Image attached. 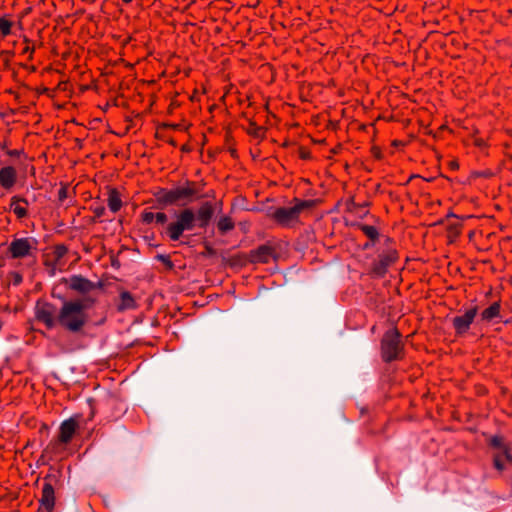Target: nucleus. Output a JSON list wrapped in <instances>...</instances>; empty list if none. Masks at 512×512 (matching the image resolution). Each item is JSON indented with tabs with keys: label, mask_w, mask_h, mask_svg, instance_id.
<instances>
[{
	"label": "nucleus",
	"mask_w": 512,
	"mask_h": 512,
	"mask_svg": "<svg viewBox=\"0 0 512 512\" xmlns=\"http://www.w3.org/2000/svg\"><path fill=\"white\" fill-rule=\"evenodd\" d=\"M94 302L91 297L65 301L57 314V323L71 333H80L89 321L87 309Z\"/></svg>",
	"instance_id": "1"
},
{
	"label": "nucleus",
	"mask_w": 512,
	"mask_h": 512,
	"mask_svg": "<svg viewBox=\"0 0 512 512\" xmlns=\"http://www.w3.org/2000/svg\"><path fill=\"white\" fill-rule=\"evenodd\" d=\"M81 421L80 415H73L60 424L57 438L50 443L54 453L61 454L66 450L67 445L79 434Z\"/></svg>",
	"instance_id": "2"
},
{
	"label": "nucleus",
	"mask_w": 512,
	"mask_h": 512,
	"mask_svg": "<svg viewBox=\"0 0 512 512\" xmlns=\"http://www.w3.org/2000/svg\"><path fill=\"white\" fill-rule=\"evenodd\" d=\"M314 204V200L295 199L292 206L277 208L273 212L272 218L281 226L289 227L298 221L302 212L311 209Z\"/></svg>",
	"instance_id": "3"
},
{
	"label": "nucleus",
	"mask_w": 512,
	"mask_h": 512,
	"mask_svg": "<svg viewBox=\"0 0 512 512\" xmlns=\"http://www.w3.org/2000/svg\"><path fill=\"white\" fill-rule=\"evenodd\" d=\"M404 355V344L401 334L397 329H390L385 332L381 340V356L385 362H392L402 358Z\"/></svg>",
	"instance_id": "4"
},
{
	"label": "nucleus",
	"mask_w": 512,
	"mask_h": 512,
	"mask_svg": "<svg viewBox=\"0 0 512 512\" xmlns=\"http://www.w3.org/2000/svg\"><path fill=\"white\" fill-rule=\"evenodd\" d=\"M196 226V215L191 208H185L176 215V220L166 227V234L172 241H178L184 231H191Z\"/></svg>",
	"instance_id": "5"
},
{
	"label": "nucleus",
	"mask_w": 512,
	"mask_h": 512,
	"mask_svg": "<svg viewBox=\"0 0 512 512\" xmlns=\"http://www.w3.org/2000/svg\"><path fill=\"white\" fill-rule=\"evenodd\" d=\"M196 194L195 184L187 182L184 186H177L170 190H161L158 194V200L166 205L178 204L180 202L186 204L191 202Z\"/></svg>",
	"instance_id": "6"
},
{
	"label": "nucleus",
	"mask_w": 512,
	"mask_h": 512,
	"mask_svg": "<svg viewBox=\"0 0 512 512\" xmlns=\"http://www.w3.org/2000/svg\"><path fill=\"white\" fill-rule=\"evenodd\" d=\"M37 248L38 240L34 237H15L8 246V253L13 259L34 257Z\"/></svg>",
	"instance_id": "7"
},
{
	"label": "nucleus",
	"mask_w": 512,
	"mask_h": 512,
	"mask_svg": "<svg viewBox=\"0 0 512 512\" xmlns=\"http://www.w3.org/2000/svg\"><path fill=\"white\" fill-rule=\"evenodd\" d=\"M35 314L37 320L44 323L48 329H52L57 323V315L52 304L37 302Z\"/></svg>",
	"instance_id": "8"
},
{
	"label": "nucleus",
	"mask_w": 512,
	"mask_h": 512,
	"mask_svg": "<svg viewBox=\"0 0 512 512\" xmlns=\"http://www.w3.org/2000/svg\"><path fill=\"white\" fill-rule=\"evenodd\" d=\"M18 182V172L14 166L6 165L0 168V187L12 191Z\"/></svg>",
	"instance_id": "9"
},
{
	"label": "nucleus",
	"mask_w": 512,
	"mask_h": 512,
	"mask_svg": "<svg viewBox=\"0 0 512 512\" xmlns=\"http://www.w3.org/2000/svg\"><path fill=\"white\" fill-rule=\"evenodd\" d=\"M477 315V308H471L467 310L463 315L456 316L453 319V327L457 334H465L471 324L473 323L475 317Z\"/></svg>",
	"instance_id": "10"
},
{
	"label": "nucleus",
	"mask_w": 512,
	"mask_h": 512,
	"mask_svg": "<svg viewBox=\"0 0 512 512\" xmlns=\"http://www.w3.org/2000/svg\"><path fill=\"white\" fill-rule=\"evenodd\" d=\"M66 254L67 248L64 245H57L46 255L45 264L51 266L53 270H62L64 267L63 258Z\"/></svg>",
	"instance_id": "11"
},
{
	"label": "nucleus",
	"mask_w": 512,
	"mask_h": 512,
	"mask_svg": "<svg viewBox=\"0 0 512 512\" xmlns=\"http://www.w3.org/2000/svg\"><path fill=\"white\" fill-rule=\"evenodd\" d=\"M29 202L26 198L14 195L10 199L9 211L12 212L17 219L22 220L28 217Z\"/></svg>",
	"instance_id": "12"
},
{
	"label": "nucleus",
	"mask_w": 512,
	"mask_h": 512,
	"mask_svg": "<svg viewBox=\"0 0 512 512\" xmlns=\"http://www.w3.org/2000/svg\"><path fill=\"white\" fill-rule=\"evenodd\" d=\"M40 508L46 512H52L55 506V492L50 483H44L41 498L39 500Z\"/></svg>",
	"instance_id": "13"
},
{
	"label": "nucleus",
	"mask_w": 512,
	"mask_h": 512,
	"mask_svg": "<svg viewBox=\"0 0 512 512\" xmlns=\"http://www.w3.org/2000/svg\"><path fill=\"white\" fill-rule=\"evenodd\" d=\"M214 214V207L212 203L205 202L198 209L196 215V225L200 228H206Z\"/></svg>",
	"instance_id": "14"
},
{
	"label": "nucleus",
	"mask_w": 512,
	"mask_h": 512,
	"mask_svg": "<svg viewBox=\"0 0 512 512\" xmlns=\"http://www.w3.org/2000/svg\"><path fill=\"white\" fill-rule=\"evenodd\" d=\"M94 283L82 276H72L69 279V288L80 293H88L94 289Z\"/></svg>",
	"instance_id": "15"
},
{
	"label": "nucleus",
	"mask_w": 512,
	"mask_h": 512,
	"mask_svg": "<svg viewBox=\"0 0 512 512\" xmlns=\"http://www.w3.org/2000/svg\"><path fill=\"white\" fill-rule=\"evenodd\" d=\"M273 257V250L268 246H261L252 253V260L254 262L268 263Z\"/></svg>",
	"instance_id": "16"
},
{
	"label": "nucleus",
	"mask_w": 512,
	"mask_h": 512,
	"mask_svg": "<svg viewBox=\"0 0 512 512\" xmlns=\"http://www.w3.org/2000/svg\"><path fill=\"white\" fill-rule=\"evenodd\" d=\"M107 204H108L109 209L113 213H116L121 209L122 199L120 197L119 192L116 189L109 190Z\"/></svg>",
	"instance_id": "17"
},
{
	"label": "nucleus",
	"mask_w": 512,
	"mask_h": 512,
	"mask_svg": "<svg viewBox=\"0 0 512 512\" xmlns=\"http://www.w3.org/2000/svg\"><path fill=\"white\" fill-rule=\"evenodd\" d=\"M512 461V455L510 454L508 449H504L501 451H498L494 455V467L502 471L505 467V463Z\"/></svg>",
	"instance_id": "18"
},
{
	"label": "nucleus",
	"mask_w": 512,
	"mask_h": 512,
	"mask_svg": "<svg viewBox=\"0 0 512 512\" xmlns=\"http://www.w3.org/2000/svg\"><path fill=\"white\" fill-rule=\"evenodd\" d=\"M136 306V302L133 298V296L127 292L124 291L120 294V302L118 305V310L124 311L128 309H133Z\"/></svg>",
	"instance_id": "19"
},
{
	"label": "nucleus",
	"mask_w": 512,
	"mask_h": 512,
	"mask_svg": "<svg viewBox=\"0 0 512 512\" xmlns=\"http://www.w3.org/2000/svg\"><path fill=\"white\" fill-rule=\"evenodd\" d=\"M500 310V303L494 302L482 312L481 317L483 320L490 321L500 315Z\"/></svg>",
	"instance_id": "20"
},
{
	"label": "nucleus",
	"mask_w": 512,
	"mask_h": 512,
	"mask_svg": "<svg viewBox=\"0 0 512 512\" xmlns=\"http://www.w3.org/2000/svg\"><path fill=\"white\" fill-rule=\"evenodd\" d=\"M234 226V222L229 216H223L217 222V228L223 234L231 231Z\"/></svg>",
	"instance_id": "21"
},
{
	"label": "nucleus",
	"mask_w": 512,
	"mask_h": 512,
	"mask_svg": "<svg viewBox=\"0 0 512 512\" xmlns=\"http://www.w3.org/2000/svg\"><path fill=\"white\" fill-rule=\"evenodd\" d=\"M360 229L364 233V235L367 236L372 241H375L379 236V232L377 228L374 226L360 225Z\"/></svg>",
	"instance_id": "22"
},
{
	"label": "nucleus",
	"mask_w": 512,
	"mask_h": 512,
	"mask_svg": "<svg viewBox=\"0 0 512 512\" xmlns=\"http://www.w3.org/2000/svg\"><path fill=\"white\" fill-rule=\"evenodd\" d=\"M12 26H13L12 21H10L6 17H0V33L3 36H7L11 33Z\"/></svg>",
	"instance_id": "23"
},
{
	"label": "nucleus",
	"mask_w": 512,
	"mask_h": 512,
	"mask_svg": "<svg viewBox=\"0 0 512 512\" xmlns=\"http://www.w3.org/2000/svg\"><path fill=\"white\" fill-rule=\"evenodd\" d=\"M490 444L493 448L497 449L498 451L508 449L504 439L501 436H494L490 440Z\"/></svg>",
	"instance_id": "24"
},
{
	"label": "nucleus",
	"mask_w": 512,
	"mask_h": 512,
	"mask_svg": "<svg viewBox=\"0 0 512 512\" xmlns=\"http://www.w3.org/2000/svg\"><path fill=\"white\" fill-rule=\"evenodd\" d=\"M25 46L21 50V55L26 56L28 60H32L34 54V47L30 46V40L24 39Z\"/></svg>",
	"instance_id": "25"
},
{
	"label": "nucleus",
	"mask_w": 512,
	"mask_h": 512,
	"mask_svg": "<svg viewBox=\"0 0 512 512\" xmlns=\"http://www.w3.org/2000/svg\"><path fill=\"white\" fill-rule=\"evenodd\" d=\"M8 283L14 286H18L22 283L23 277L19 272L12 271L8 274Z\"/></svg>",
	"instance_id": "26"
},
{
	"label": "nucleus",
	"mask_w": 512,
	"mask_h": 512,
	"mask_svg": "<svg viewBox=\"0 0 512 512\" xmlns=\"http://www.w3.org/2000/svg\"><path fill=\"white\" fill-rule=\"evenodd\" d=\"M142 220L146 224L152 223L153 221H155V213H153V212H144L142 214Z\"/></svg>",
	"instance_id": "27"
},
{
	"label": "nucleus",
	"mask_w": 512,
	"mask_h": 512,
	"mask_svg": "<svg viewBox=\"0 0 512 512\" xmlns=\"http://www.w3.org/2000/svg\"><path fill=\"white\" fill-rule=\"evenodd\" d=\"M394 260V256L393 255H388V256H383L381 257L380 259V265H381V268L384 270L386 266H388L392 261Z\"/></svg>",
	"instance_id": "28"
},
{
	"label": "nucleus",
	"mask_w": 512,
	"mask_h": 512,
	"mask_svg": "<svg viewBox=\"0 0 512 512\" xmlns=\"http://www.w3.org/2000/svg\"><path fill=\"white\" fill-rule=\"evenodd\" d=\"M168 220V217L163 212L155 213V222L158 224H165Z\"/></svg>",
	"instance_id": "29"
},
{
	"label": "nucleus",
	"mask_w": 512,
	"mask_h": 512,
	"mask_svg": "<svg viewBox=\"0 0 512 512\" xmlns=\"http://www.w3.org/2000/svg\"><path fill=\"white\" fill-rule=\"evenodd\" d=\"M6 153L10 157L18 158L23 154V150L12 149V150H8Z\"/></svg>",
	"instance_id": "30"
},
{
	"label": "nucleus",
	"mask_w": 512,
	"mask_h": 512,
	"mask_svg": "<svg viewBox=\"0 0 512 512\" xmlns=\"http://www.w3.org/2000/svg\"><path fill=\"white\" fill-rule=\"evenodd\" d=\"M58 198L60 201H64L67 198V188L62 187L58 191Z\"/></svg>",
	"instance_id": "31"
},
{
	"label": "nucleus",
	"mask_w": 512,
	"mask_h": 512,
	"mask_svg": "<svg viewBox=\"0 0 512 512\" xmlns=\"http://www.w3.org/2000/svg\"><path fill=\"white\" fill-rule=\"evenodd\" d=\"M94 212H95V215H96L97 217H101V216H103V215H104L105 208H104V207L96 208V209L94 210Z\"/></svg>",
	"instance_id": "32"
},
{
	"label": "nucleus",
	"mask_w": 512,
	"mask_h": 512,
	"mask_svg": "<svg viewBox=\"0 0 512 512\" xmlns=\"http://www.w3.org/2000/svg\"><path fill=\"white\" fill-rule=\"evenodd\" d=\"M133 0H122V2H124L125 4H129L131 3Z\"/></svg>",
	"instance_id": "33"
}]
</instances>
